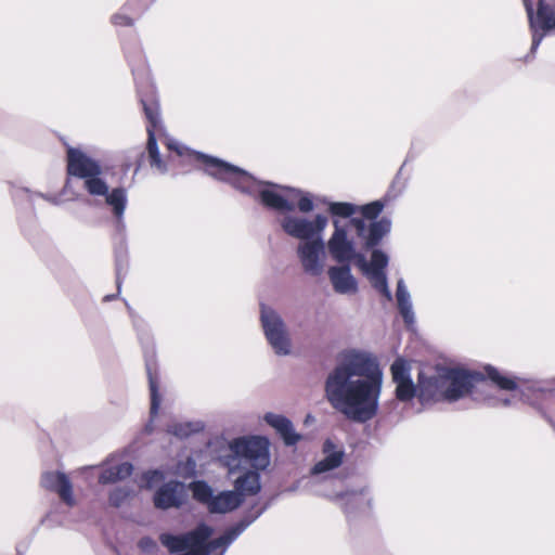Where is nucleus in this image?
<instances>
[{"label":"nucleus","mask_w":555,"mask_h":555,"mask_svg":"<svg viewBox=\"0 0 555 555\" xmlns=\"http://www.w3.org/2000/svg\"><path fill=\"white\" fill-rule=\"evenodd\" d=\"M129 315L131 318L132 324L138 332L140 343L143 348L144 360H145V369L149 378V387H150V397H151V422L145 426L146 433H152V422L154 417L157 416L158 410L162 402V397L159 393V374L156 363V352L154 344L149 335V333L144 332L145 323L144 321L133 311V309L126 302Z\"/></svg>","instance_id":"nucleus-10"},{"label":"nucleus","mask_w":555,"mask_h":555,"mask_svg":"<svg viewBox=\"0 0 555 555\" xmlns=\"http://www.w3.org/2000/svg\"><path fill=\"white\" fill-rule=\"evenodd\" d=\"M186 500L184 485L177 480L163 483L154 493L153 503L158 509L180 508Z\"/></svg>","instance_id":"nucleus-20"},{"label":"nucleus","mask_w":555,"mask_h":555,"mask_svg":"<svg viewBox=\"0 0 555 555\" xmlns=\"http://www.w3.org/2000/svg\"><path fill=\"white\" fill-rule=\"evenodd\" d=\"M115 298H116V295H106V296L104 297V301H111V300H113V299H115Z\"/></svg>","instance_id":"nucleus-41"},{"label":"nucleus","mask_w":555,"mask_h":555,"mask_svg":"<svg viewBox=\"0 0 555 555\" xmlns=\"http://www.w3.org/2000/svg\"><path fill=\"white\" fill-rule=\"evenodd\" d=\"M396 384V398L399 401L406 402L415 396L418 397L420 385L416 387L413 380L400 382Z\"/></svg>","instance_id":"nucleus-29"},{"label":"nucleus","mask_w":555,"mask_h":555,"mask_svg":"<svg viewBox=\"0 0 555 555\" xmlns=\"http://www.w3.org/2000/svg\"><path fill=\"white\" fill-rule=\"evenodd\" d=\"M18 192H23V193H26L29 195V197L31 198L33 196H37V197H41V198H44L53 204H57V199L55 197H51V196H48V195H44L42 193H34V192H30L28 189H14L12 190V196L15 197L17 196V193Z\"/></svg>","instance_id":"nucleus-37"},{"label":"nucleus","mask_w":555,"mask_h":555,"mask_svg":"<svg viewBox=\"0 0 555 555\" xmlns=\"http://www.w3.org/2000/svg\"><path fill=\"white\" fill-rule=\"evenodd\" d=\"M132 489L129 487H116L109 491L108 503L113 507H120L130 498Z\"/></svg>","instance_id":"nucleus-31"},{"label":"nucleus","mask_w":555,"mask_h":555,"mask_svg":"<svg viewBox=\"0 0 555 555\" xmlns=\"http://www.w3.org/2000/svg\"><path fill=\"white\" fill-rule=\"evenodd\" d=\"M297 256L305 273L320 276L324 271L325 244L322 236L302 242L297 247Z\"/></svg>","instance_id":"nucleus-18"},{"label":"nucleus","mask_w":555,"mask_h":555,"mask_svg":"<svg viewBox=\"0 0 555 555\" xmlns=\"http://www.w3.org/2000/svg\"><path fill=\"white\" fill-rule=\"evenodd\" d=\"M260 319L266 338L274 352L280 356L288 354L291 351V340L280 314L274 309L261 305Z\"/></svg>","instance_id":"nucleus-16"},{"label":"nucleus","mask_w":555,"mask_h":555,"mask_svg":"<svg viewBox=\"0 0 555 555\" xmlns=\"http://www.w3.org/2000/svg\"><path fill=\"white\" fill-rule=\"evenodd\" d=\"M126 57L131 67L138 96L149 122L146 126V150L149 153L150 165L151 167L156 168L160 173H166L167 165L160 157L156 140V132L163 128V125L155 87L152 82L141 49L135 48L133 53L126 52Z\"/></svg>","instance_id":"nucleus-6"},{"label":"nucleus","mask_w":555,"mask_h":555,"mask_svg":"<svg viewBox=\"0 0 555 555\" xmlns=\"http://www.w3.org/2000/svg\"><path fill=\"white\" fill-rule=\"evenodd\" d=\"M140 0H129L122 8L124 11L142 12L145 8H139Z\"/></svg>","instance_id":"nucleus-39"},{"label":"nucleus","mask_w":555,"mask_h":555,"mask_svg":"<svg viewBox=\"0 0 555 555\" xmlns=\"http://www.w3.org/2000/svg\"><path fill=\"white\" fill-rule=\"evenodd\" d=\"M314 492L338 503L348 519L366 513L371 508V496L365 490L341 493L333 489L317 490Z\"/></svg>","instance_id":"nucleus-17"},{"label":"nucleus","mask_w":555,"mask_h":555,"mask_svg":"<svg viewBox=\"0 0 555 555\" xmlns=\"http://www.w3.org/2000/svg\"><path fill=\"white\" fill-rule=\"evenodd\" d=\"M371 254V260L370 263H366L363 259V257L358 253V256L356 258H360L362 262V269L363 270H379L385 271L386 267L388 266L389 258L386 253H384L380 249H375V247L372 248Z\"/></svg>","instance_id":"nucleus-27"},{"label":"nucleus","mask_w":555,"mask_h":555,"mask_svg":"<svg viewBox=\"0 0 555 555\" xmlns=\"http://www.w3.org/2000/svg\"><path fill=\"white\" fill-rule=\"evenodd\" d=\"M192 423H173L167 427V431L178 438H188L192 433L196 431Z\"/></svg>","instance_id":"nucleus-33"},{"label":"nucleus","mask_w":555,"mask_h":555,"mask_svg":"<svg viewBox=\"0 0 555 555\" xmlns=\"http://www.w3.org/2000/svg\"><path fill=\"white\" fill-rule=\"evenodd\" d=\"M138 546L140 547V550H142L143 552H153L156 547H157V544L155 542V540H153L152 538L150 537H143L142 539H140V541L138 542Z\"/></svg>","instance_id":"nucleus-38"},{"label":"nucleus","mask_w":555,"mask_h":555,"mask_svg":"<svg viewBox=\"0 0 555 555\" xmlns=\"http://www.w3.org/2000/svg\"><path fill=\"white\" fill-rule=\"evenodd\" d=\"M483 371H486L489 380L500 389L517 391L524 402L535 408H540L544 401L555 393V384L548 379L505 376L491 365L485 366Z\"/></svg>","instance_id":"nucleus-9"},{"label":"nucleus","mask_w":555,"mask_h":555,"mask_svg":"<svg viewBox=\"0 0 555 555\" xmlns=\"http://www.w3.org/2000/svg\"><path fill=\"white\" fill-rule=\"evenodd\" d=\"M404 184L399 185V175L390 185L384 201H374L359 206L360 217L351 218L349 223L356 232L365 249H371L380 244L383 238L391 231V220L388 217L377 219L382 214L386 202L397 198L403 191Z\"/></svg>","instance_id":"nucleus-7"},{"label":"nucleus","mask_w":555,"mask_h":555,"mask_svg":"<svg viewBox=\"0 0 555 555\" xmlns=\"http://www.w3.org/2000/svg\"><path fill=\"white\" fill-rule=\"evenodd\" d=\"M483 396H489L491 398V401L489 400H479V402H485L488 405L491 406H509L512 404L511 398H502V397H495L491 393V385L489 384V387L486 389L485 392H481Z\"/></svg>","instance_id":"nucleus-34"},{"label":"nucleus","mask_w":555,"mask_h":555,"mask_svg":"<svg viewBox=\"0 0 555 555\" xmlns=\"http://www.w3.org/2000/svg\"><path fill=\"white\" fill-rule=\"evenodd\" d=\"M532 34L530 53L534 54L544 37L555 29V0H539L534 12L533 0H522Z\"/></svg>","instance_id":"nucleus-13"},{"label":"nucleus","mask_w":555,"mask_h":555,"mask_svg":"<svg viewBox=\"0 0 555 555\" xmlns=\"http://www.w3.org/2000/svg\"><path fill=\"white\" fill-rule=\"evenodd\" d=\"M195 157L203 163L206 175L229 184L269 210L292 212L297 207L300 212L308 214L314 209V198L309 192L259 180L238 166L201 152H196Z\"/></svg>","instance_id":"nucleus-2"},{"label":"nucleus","mask_w":555,"mask_h":555,"mask_svg":"<svg viewBox=\"0 0 555 555\" xmlns=\"http://www.w3.org/2000/svg\"><path fill=\"white\" fill-rule=\"evenodd\" d=\"M193 499L206 506L210 514H227L238 508L244 499L234 490L221 491L217 494L205 480H196L190 485Z\"/></svg>","instance_id":"nucleus-12"},{"label":"nucleus","mask_w":555,"mask_h":555,"mask_svg":"<svg viewBox=\"0 0 555 555\" xmlns=\"http://www.w3.org/2000/svg\"><path fill=\"white\" fill-rule=\"evenodd\" d=\"M167 146L169 150L176 151L178 155H183L185 151V146L181 145L179 142L175 140H169Z\"/></svg>","instance_id":"nucleus-40"},{"label":"nucleus","mask_w":555,"mask_h":555,"mask_svg":"<svg viewBox=\"0 0 555 555\" xmlns=\"http://www.w3.org/2000/svg\"><path fill=\"white\" fill-rule=\"evenodd\" d=\"M132 470L133 466L129 462L104 466L99 475V482L101 485H108L124 480L132 474Z\"/></svg>","instance_id":"nucleus-25"},{"label":"nucleus","mask_w":555,"mask_h":555,"mask_svg":"<svg viewBox=\"0 0 555 555\" xmlns=\"http://www.w3.org/2000/svg\"><path fill=\"white\" fill-rule=\"evenodd\" d=\"M115 270L117 291L120 293L122 280L128 270V256L125 246H119L115 251Z\"/></svg>","instance_id":"nucleus-28"},{"label":"nucleus","mask_w":555,"mask_h":555,"mask_svg":"<svg viewBox=\"0 0 555 555\" xmlns=\"http://www.w3.org/2000/svg\"><path fill=\"white\" fill-rule=\"evenodd\" d=\"M317 202L327 206L334 231L327 241V249L336 262H348L358 256L356 242L348 235L352 229L349 220L356 218L359 206L349 202H332L326 197H317Z\"/></svg>","instance_id":"nucleus-8"},{"label":"nucleus","mask_w":555,"mask_h":555,"mask_svg":"<svg viewBox=\"0 0 555 555\" xmlns=\"http://www.w3.org/2000/svg\"><path fill=\"white\" fill-rule=\"evenodd\" d=\"M322 451L324 457L318 461L310 472L312 482L323 485V488L319 490H333L343 480L333 477L331 473L343 464L345 452L341 448H337L331 439L324 441Z\"/></svg>","instance_id":"nucleus-14"},{"label":"nucleus","mask_w":555,"mask_h":555,"mask_svg":"<svg viewBox=\"0 0 555 555\" xmlns=\"http://www.w3.org/2000/svg\"><path fill=\"white\" fill-rule=\"evenodd\" d=\"M391 375L393 383L412 380L411 378V367L409 363L403 359H397L391 364Z\"/></svg>","instance_id":"nucleus-30"},{"label":"nucleus","mask_w":555,"mask_h":555,"mask_svg":"<svg viewBox=\"0 0 555 555\" xmlns=\"http://www.w3.org/2000/svg\"><path fill=\"white\" fill-rule=\"evenodd\" d=\"M339 263L340 266L331 267L327 272L333 289L340 295L356 294L358 292V281L351 273V261Z\"/></svg>","instance_id":"nucleus-21"},{"label":"nucleus","mask_w":555,"mask_h":555,"mask_svg":"<svg viewBox=\"0 0 555 555\" xmlns=\"http://www.w3.org/2000/svg\"><path fill=\"white\" fill-rule=\"evenodd\" d=\"M67 173L83 180V189L93 197H104L111 208L115 229L119 233L126 230L125 212L128 206V191L124 186L109 190L102 178V166L99 160L90 157L79 149L67 150Z\"/></svg>","instance_id":"nucleus-5"},{"label":"nucleus","mask_w":555,"mask_h":555,"mask_svg":"<svg viewBox=\"0 0 555 555\" xmlns=\"http://www.w3.org/2000/svg\"><path fill=\"white\" fill-rule=\"evenodd\" d=\"M229 453L221 456L229 474L250 467L234 481V491L245 498L256 495L261 490L259 472L270 465V441L261 436H243L232 439L228 444Z\"/></svg>","instance_id":"nucleus-3"},{"label":"nucleus","mask_w":555,"mask_h":555,"mask_svg":"<svg viewBox=\"0 0 555 555\" xmlns=\"http://www.w3.org/2000/svg\"><path fill=\"white\" fill-rule=\"evenodd\" d=\"M214 529L205 522H201L195 529L181 533H162L160 543L175 555H208L204 550V542L209 540Z\"/></svg>","instance_id":"nucleus-11"},{"label":"nucleus","mask_w":555,"mask_h":555,"mask_svg":"<svg viewBox=\"0 0 555 555\" xmlns=\"http://www.w3.org/2000/svg\"><path fill=\"white\" fill-rule=\"evenodd\" d=\"M112 23L115 26H132L133 25V18L128 16L124 12H118V13H115L112 16Z\"/></svg>","instance_id":"nucleus-36"},{"label":"nucleus","mask_w":555,"mask_h":555,"mask_svg":"<svg viewBox=\"0 0 555 555\" xmlns=\"http://www.w3.org/2000/svg\"><path fill=\"white\" fill-rule=\"evenodd\" d=\"M396 300L399 314L403 319L404 324L408 328H412L415 325V313L411 294L403 279H399L397 282Z\"/></svg>","instance_id":"nucleus-24"},{"label":"nucleus","mask_w":555,"mask_h":555,"mask_svg":"<svg viewBox=\"0 0 555 555\" xmlns=\"http://www.w3.org/2000/svg\"><path fill=\"white\" fill-rule=\"evenodd\" d=\"M371 285L380 293L387 301L392 300V294L388 286L387 275L385 271L379 270H364Z\"/></svg>","instance_id":"nucleus-26"},{"label":"nucleus","mask_w":555,"mask_h":555,"mask_svg":"<svg viewBox=\"0 0 555 555\" xmlns=\"http://www.w3.org/2000/svg\"><path fill=\"white\" fill-rule=\"evenodd\" d=\"M41 486L49 491L56 492L68 506L75 504L72 482L64 473L46 472L41 477Z\"/></svg>","instance_id":"nucleus-22"},{"label":"nucleus","mask_w":555,"mask_h":555,"mask_svg":"<svg viewBox=\"0 0 555 555\" xmlns=\"http://www.w3.org/2000/svg\"><path fill=\"white\" fill-rule=\"evenodd\" d=\"M219 555H224L223 552H221Z\"/></svg>","instance_id":"nucleus-42"},{"label":"nucleus","mask_w":555,"mask_h":555,"mask_svg":"<svg viewBox=\"0 0 555 555\" xmlns=\"http://www.w3.org/2000/svg\"><path fill=\"white\" fill-rule=\"evenodd\" d=\"M383 371L371 353L357 349L339 354L325 379V397L348 420L365 423L378 412Z\"/></svg>","instance_id":"nucleus-1"},{"label":"nucleus","mask_w":555,"mask_h":555,"mask_svg":"<svg viewBox=\"0 0 555 555\" xmlns=\"http://www.w3.org/2000/svg\"><path fill=\"white\" fill-rule=\"evenodd\" d=\"M184 479L193 478L196 475V462L192 456H188L184 461L177 464V472Z\"/></svg>","instance_id":"nucleus-32"},{"label":"nucleus","mask_w":555,"mask_h":555,"mask_svg":"<svg viewBox=\"0 0 555 555\" xmlns=\"http://www.w3.org/2000/svg\"><path fill=\"white\" fill-rule=\"evenodd\" d=\"M327 223V217L320 214L317 215L313 220H309L305 217L286 215L280 221L282 230L287 235L304 242H310L322 236Z\"/></svg>","instance_id":"nucleus-15"},{"label":"nucleus","mask_w":555,"mask_h":555,"mask_svg":"<svg viewBox=\"0 0 555 555\" xmlns=\"http://www.w3.org/2000/svg\"><path fill=\"white\" fill-rule=\"evenodd\" d=\"M263 420L275 429L286 446H295L301 439V435L295 431L292 421L286 416L268 412L264 414Z\"/></svg>","instance_id":"nucleus-23"},{"label":"nucleus","mask_w":555,"mask_h":555,"mask_svg":"<svg viewBox=\"0 0 555 555\" xmlns=\"http://www.w3.org/2000/svg\"><path fill=\"white\" fill-rule=\"evenodd\" d=\"M164 479L165 475L159 469L147 470L143 474L146 488H152L156 482L163 481Z\"/></svg>","instance_id":"nucleus-35"},{"label":"nucleus","mask_w":555,"mask_h":555,"mask_svg":"<svg viewBox=\"0 0 555 555\" xmlns=\"http://www.w3.org/2000/svg\"><path fill=\"white\" fill-rule=\"evenodd\" d=\"M487 373L468 371L455 367H438L436 374L430 377L420 375L418 399L422 403L428 401L446 400L454 402L470 396L473 400H489L483 396L489 387Z\"/></svg>","instance_id":"nucleus-4"},{"label":"nucleus","mask_w":555,"mask_h":555,"mask_svg":"<svg viewBox=\"0 0 555 555\" xmlns=\"http://www.w3.org/2000/svg\"><path fill=\"white\" fill-rule=\"evenodd\" d=\"M268 508V504L260 507L255 513L246 514L238 522L225 530L220 537L210 541H205L203 546L204 550L210 555L211 552L217 548H221L223 554L228 547Z\"/></svg>","instance_id":"nucleus-19"}]
</instances>
